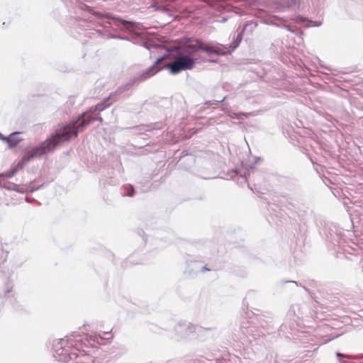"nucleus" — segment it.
<instances>
[{"instance_id":"obj_1","label":"nucleus","mask_w":363,"mask_h":363,"mask_svg":"<svg viewBox=\"0 0 363 363\" xmlns=\"http://www.w3.org/2000/svg\"><path fill=\"white\" fill-rule=\"evenodd\" d=\"M96 118L89 113H85L76 121H72L66 126L56 130L55 134L46 140L39 147L32 149L23 158L26 162L34 157H40L55 150L56 146L62 143L69 141L72 138H76L79 132Z\"/></svg>"},{"instance_id":"obj_2","label":"nucleus","mask_w":363,"mask_h":363,"mask_svg":"<svg viewBox=\"0 0 363 363\" xmlns=\"http://www.w3.org/2000/svg\"><path fill=\"white\" fill-rule=\"evenodd\" d=\"M196 60L190 55H182L175 57L174 62L166 65L172 74H177L184 70L191 69L195 65Z\"/></svg>"},{"instance_id":"obj_3","label":"nucleus","mask_w":363,"mask_h":363,"mask_svg":"<svg viewBox=\"0 0 363 363\" xmlns=\"http://www.w3.org/2000/svg\"><path fill=\"white\" fill-rule=\"evenodd\" d=\"M201 40L194 38H186L183 44V48L190 54L201 50Z\"/></svg>"},{"instance_id":"obj_4","label":"nucleus","mask_w":363,"mask_h":363,"mask_svg":"<svg viewBox=\"0 0 363 363\" xmlns=\"http://www.w3.org/2000/svg\"><path fill=\"white\" fill-rule=\"evenodd\" d=\"M201 50L207 53L221 54L220 49L218 46L213 43H205L203 41H201Z\"/></svg>"},{"instance_id":"obj_5","label":"nucleus","mask_w":363,"mask_h":363,"mask_svg":"<svg viewBox=\"0 0 363 363\" xmlns=\"http://www.w3.org/2000/svg\"><path fill=\"white\" fill-rule=\"evenodd\" d=\"M159 71V69H157L155 65L152 66L150 68H149L145 72H144L141 77L143 79H146L147 78L150 77V76L154 75Z\"/></svg>"},{"instance_id":"obj_6","label":"nucleus","mask_w":363,"mask_h":363,"mask_svg":"<svg viewBox=\"0 0 363 363\" xmlns=\"http://www.w3.org/2000/svg\"><path fill=\"white\" fill-rule=\"evenodd\" d=\"M16 133H12L7 138V141L11 146H15L18 143V140L14 139Z\"/></svg>"},{"instance_id":"obj_7","label":"nucleus","mask_w":363,"mask_h":363,"mask_svg":"<svg viewBox=\"0 0 363 363\" xmlns=\"http://www.w3.org/2000/svg\"><path fill=\"white\" fill-rule=\"evenodd\" d=\"M248 114L247 113H234V116H231V118H240V116H247Z\"/></svg>"},{"instance_id":"obj_8","label":"nucleus","mask_w":363,"mask_h":363,"mask_svg":"<svg viewBox=\"0 0 363 363\" xmlns=\"http://www.w3.org/2000/svg\"><path fill=\"white\" fill-rule=\"evenodd\" d=\"M69 358L70 359H74V358H77V357H79V354H77V353L75 352H71L69 354Z\"/></svg>"},{"instance_id":"obj_9","label":"nucleus","mask_w":363,"mask_h":363,"mask_svg":"<svg viewBox=\"0 0 363 363\" xmlns=\"http://www.w3.org/2000/svg\"><path fill=\"white\" fill-rule=\"evenodd\" d=\"M337 356H338V357H347V358H351L352 357L350 355L343 354L340 353V352L337 353Z\"/></svg>"},{"instance_id":"obj_10","label":"nucleus","mask_w":363,"mask_h":363,"mask_svg":"<svg viewBox=\"0 0 363 363\" xmlns=\"http://www.w3.org/2000/svg\"><path fill=\"white\" fill-rule=\"evenodd\" d=\"M94 109L101 111L103 108L101 107V105H97Z\"/></svg>"},{"instance_id":"obj_11","label":"nucleus","mask_w":363,"mask_h":363,"mask_svg":"<svg viewBox=\"0 0 363 363\" xmlns=\"http://www.w3.org/2000/svg\"><path fill=\"white\" fill-rule=\"evenodd\" d=\"M77 363H79V362H77ZM79 363H85V362H79Z\"/></svg>"}]
</instances>
